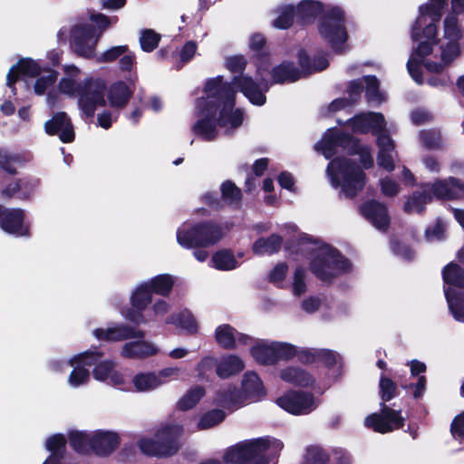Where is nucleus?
I'll return each instance as SVG.
<instances>
[{
    "label": "nucleus",
    "instance_id": "052dcab7",
    "mask_svg": "<svg viewBox=\"0 0 464 464\" xmlns=\"http://www.w3.org/2000/svg\"><path fill=\"white\" fill-rule=\"evenodd\" d=\"M379 387L381 398L384 401H388L395 396L397 386L396 383L390 378L382 376L380 379Z\"/></svg>",
    "mask_w": 464,
    "mask_h": 464
},
{
    "label": "nucleus",
    "instance_id": "a19ab883",
    "mask_svg": "<svg viewBox=\"0 0 464 464\" xmlns=\"http://www.w3.org/2000/svg\"><path fill=\"white\" fill-rule=\"evenodd\" d=\"M212 266L220 271H230L239 266V262L231 250L221 249L213 254Z\"/></svg>",
    "mask_w": 464,
    "mask_h": 464
},
{
    "label": "nucleus",
    "instance_id": "72a5a7b5",
    "mask_svg": "<svg viewBox=\"0 0 464 464\" xmlns=\"http://www.w3.org/2000/svg\"><path fill=\"white\" fill-rule=\"evenodd\" d=\"M253 358L260 364L273 365L276 362L275 341L261 340L250 350Z\"/></svg>",
    "mask_w": 464,
    "mask_h": 464
},
{
    "label": "nucleus",
    "instance_id": "de8ad7c7",
    "mask_svg": "<svg viewBox=\"0 0 464 464\" xmlns=\"http://www.w3.org/2000/svg\"><path fill=\"white\" fill-rule=\"evenodd\" d=\"M363 82L366 84V97L370 103L378 105L385 101L384 95L379 91V82L376 77L365 76Z\"/></svg>",
    "mask_w": 464,
    "mask_h": 464
},
{
    "label": "nucleus",
    "instance_id": "13d9d810",
    "mask_svg": "<svg viewBox=\"0 0 464 464\" xmlns=\"http://www.w3.org/2000/svg\"><path fill=\"white\" fill-rule=\"evenodd\" d=\"M19 156L10 153L8 150L0 148V168L10 174H14L16 169L14 164L19 162Z\"/></svg>",
    "mask_w": 464,
    "mask_h": 464
},
{
    "label": "nucleus",
    "instance_id": "20e7f679",
    "mask_svg": "<svg viewBox=\"0 0 464 464\" xmlns=\"http://www.w3.org/2000/svg\"><path fill=\"white\" fill-rule=\"evenodd\" d=\"M63 72L65 76L59 81V92L70 97L78 96L79 107L84 114L91 117L98 106L105 105V83L102 79L90 78L78 82L80 70L72 64L64 65Z\"/></svg>",
    "mask_w": 464,
    "mask_h": 464
},
{
    "label": "nucleus",
    "instance_id": "dca6fc26",
    "mask_svg": "<svg viewBox=\"0 0 464 464\" xmlns=\"http://www.w3.org/2000/svg\"><path fill=\"white\" fill-rule=\"evenodd\" d=\"M276 403L294 415L308 414L317 407V401L313 393L295 390L285 392L276 399Z\"/></svg>",
    "mask_w": 464,
    "mask_h": 464
},
{
    "label": "nucleus",
    "instance_id": "f03ea898",
    "mask_svg": "<svg viewBox=\"0 0 464 464\" xmlns=\"http://www.w3.org/2000/svg\"><path fill=\"white\" fill-rule=\"evenodd\" d=\"M266 68L258 67L256 80L246 74L235 76L231 83L224 82L222 76L207 81L204 88L205 95L213 100V111L218 125L224 134H231L241 127L244 121V111L235 108L237 90L240 91L251 103L261 106L266 102L265 93L269 89L264 72Z\"/></svg>",
    "mask_w": 464,
    "mask_h": 464
},
{
    "label": "nucleus",
    "instance_id": "680f3d73",
    "mask_svg": "<svg viewBox=\"0 0 464 464\" xmlns=\"http://www.w3.org/2000/svg\"><path fill=\"white\" fill-rule=\"evenodd\" d=\"M217 360L213 356L203 357L196 365L195 371L198 378L204 380L208 377V373L216 368Z\"/></svg>",
    "mask_w": 464,
    "mask_h": 464
},
{
    "label": "nucleus",
    "instance_id": "f704fd0d",
    "mask_svg": "<svg viewBox=\"0 0 464 464\" xmlns=\"http://www.w3.org/2000/svg\"><path fill=\"white\" fill-rule=\"evenodd\" d=\"M165 323L167 324H173L188 334H196L198 332V322L188 310H182L177 314L167 316Z\"/></svg>",
    "mask_w": 464,
    "mask_h": 464
},
{
    "label": "nucleus",
    "instance_id": "5fc2aeb1",
    "mask_svg": "<svg viewBox=\"0 0 464 464\" xmlns=\"http://www.w3.org/2000/svg\"><path fill=\"white\" fill-rule=\"evenodd\" d=\"M224 200L228 204H237L241 199V190L231 181H225L221 185Z\"/></svg>",
    "mask_w": 464,
    "mask_h": 464
},
{
    "label": "nucleus",
    "instance_id": "c756f323",
    "mask_svg": "<svg viewBox=\"0 0 464 464\" xmlns=\"http://www.w3.org/2000/svg\"><path fill=\"white\" fill-rule=\"evenodd\" d=\"M158 346L144 340H138L126 343L122 349L121 355L128 359H141L153 356L159 353Z\"/></svg>",
    "mask_w": 464,
    "mask_h": 464
},
{
    "label": "nucleus",
    "instance_id": "4be33fe9",
    "mask_svg": "<svg viewBox=\"0 0 464 464\" xmlns=\"http://www.w3.org/2000/svg\"><path fill=\"white\" fill-rule=\"evenodd\" d=\"M93 336L100 341L120 342L132 338H144V332L126 324H112L106 328H96Z\"/></svg>",
    "mask_w": 464,
    "mask_h": 464
},
{
    "label": "nucleus",
    "instance_id": "4468645a",
    "mask_svg": "<svg viewBox=\"0 0 464 464\" xmlns=\"http://www.w3.org/2000/svg\"><path fill=\"white\" fill-rule=\"evenodd\" d=\"M213 100L205 95L198 100L197 115L198 119L193 124V133L206 141L217 139L219 132L217 117L213 111Z\"/></svg>",
    "mask_w": 464,
    "mask_h": 464
},
{
    "label": "nucleus",
    "instance_id": "393cba45",
    "mask_svg": "<svg viewBox=\"0 0 464 464\" xmlns=\"http://www.w3.org/2000/svg\"><path fill=\"white\" fill-rule=\"evenodd\" d=\"M45 131L50 135H58L63 142H71L74 131L70 119L65 112H57L44 124Z\"/></svg>",
    "mask_w": 464,
    "mask_h": 464
},
{
    "label": "nucleus",
    "instance_id": "7ed1b4c3",
    "mask_svg": "<svg viewBox=\"0 0 464 464\" xmlns=\"http://www.w3.org/2000/svg\"><path fill=\"white\" fill-rule=\"evenodd\" d=\"M57 76L56 71L41 66L37 61L32 58H24L9 70L7 86L12 89L14 95V84L15 82H21L25 88L29 89V81L36 78L33 84L34 92L38 96L46 94V102L53 108L58 102L59 98L58 93L51 90L57 80Z\"/></svg>",
    "mask_w": 464,
    "mask_h": 464
},
{
    "label": "nucleus",
    "instance_id": "8fccbe9b",
    "mask_svg": "<svg viewBox=\"0 0 464 464\" xmlns=\"http://www.w3.org/2000/svg\"><path fill=\"white\" fill-rule=\"evenodd\" d=\"M278 15L274 20L273 25L278 29H286L293 24L294 18H296L295 7L291 5L282 6L277 11Z\"/></svg>",
    "mask_w": 464,
    "mask_h": 464
},
{
    "label": "nucleus",
    "instance_id": "473e14b6",
    "mask_svg": "<svg viewBox=\"0 0 464 464\" xmlns=\"http://www.w3.org/2000/svg\"><path fill=\"white\" fill-rule=\"evenodd\" d=\"M242 390L246 398L256 401L266 394L265 385L260 377L254 372H246L242 379Z\"/></svg>",
    "mask_w": 464,
    "mask_h": 464
},
{
    "label": "nucleus",
    "instance_id": "6ab92c4d",
    "mask_svg": "<svg viewBox=\"0 0 464 464\" xmlns=\"http://www.w3.org/2000/svg\"><path fill=\"white\" fill-rule=\"evenodd\" d=\"M152 295L153 293L146 282H142L134 289L130 297L133 310L129 309L122 312V315L136 325L149 323L143 311L152 302Z\"/></svg>",
    "mask_w": 464,
    "mask_h": 464
},
{
    "label": "nucleus",
    "instance_id": "c9c22d12",
    "mask_svg": "<svg viewBox=\"0 0 464 464\" xmlns=\"http://www.w3.org/2000/svg\"><path fill=\"white\" fill-rule=\"evenodd\" d=\"M430 201L431 194L425 188H421V191H414L405 198L403 210L409 214H420Z\"/></svg>",
    "mask_w": 464,
    "mask_h": 464
},
{
    "label": "nucleus",
    "instance_id": "4c0bfd02",
    "mask_svg": "<svg viewBox=\"0 0 464 464\" xmlns=\"http://www.w3.org/2000/svg\"><path fill=\"white\" fill-rule=\"evenodd\" d=\"M66 440L62 434H55L47 439L45 448L51 455L43 464H60L63 458Z\"/></svg>",
    "mask_w": 464,
    "mask_h": 464
},
{
    "label": "nucleus",
    "instance_id": "e2e57ef3",
    "mask_svg": "<svg viewBox=\"0 0 464 464\" xmlns=\"http://www.w3.org/2000/svg\"><path fill=\"white\" fill-rule=\"evenodd\" d=\"M169 309L170 304L167 301L158 299L152 304L150 309L151 314H149L147 319H149V322L154 321L157 317L163 316L169 313Z\"/></svg>",
    "mask_w": 464,
    "mask_h": 464
},
{
    "label": "nucleus",
    "instance_id": "bb28decb",
    "mask_svg": "<svg viewBox=\"0 0 464 464\" xmlns=\"http://www.w3.org/2000/svg\"><path fill=\"white\" fill-rule=\"evenodd\" d=\"M215 341L224 349H233L236 343L247 344L250 337L243 334H239L230 324H220L215 329Z\"/></svg>",
    "mask_w": 464,
    "mask_h": 464
},
{
    "label": "nucleus",
    "instance_id": "a18cd8bd",
    "mask_svg": "<svg viewBox=\"0 0 464 464\" xmlns=\"http://www.w3.org/2000/svg\"><path fill=\"white\" fill-rule=\"evenodd\" d=\"M205 395V389L202 386H195L188 390L179 401V408L188 411L194 408Z\"/></svg>",
    "mask_w": 464,
    "mask_h": 464
},
{
    "label": "nucleus",
    "instance_id": "c03bdc74",
    "mask_svg": "<svg viewBox=\"0 0 464 464\" xmlns=\"http://www.w3.org/2000/svg\"><path fill=\"white\" fill-rule=\"evenodd\" d=\"M276 362L288 361L300 354H307L308 350L296 347L289 343L275 342Z\"/></svg>",
    "mask_w": 464,
    "mask_h": 464
},
{
    "label": "nucleus",
    "instance_id": "f3484780",
    "mask_svg": "<svg viewBox=\"0 0 464 464\" xmlns=\"http://www.w3.org/2000/svg\"><path fill=\"white\" fill-rule=\"evenodd\" d=\"M100 34L89 24H76L71 31V44L73 51L84 58L96 57L95 48Z\"/></svg>",
    "mask_w": 464,
    "mask_h": 464
},
{
    "label": "nucleus",
    "instance_id": "f8f14e48",
    "mask_svg": "<svg viewBox=\"0 0 464 464\" xmlns=\"http://www.w3.org/2000/svg\"><path fill=\"white\" fill-rule=\"evenodd\" d=\"M444 294L449 309L457 321H464V272L454 263L442 270Z\"/></svg>",
    "mask_w": 464,
    "mask_h": 464
},
{
    "label": "nucleus",
    "instance_id": "b1692460",
    "mask_svg": "<svg viewBox=\"0 0 464 464\" xmlns=\"http://www.w3.org/2000/svg\"><path fill=\"white\" fill-rule=\"evenodd\" d=\"M360 213L379 230H385L390 224L387 208L379 201L369 200L363 203L360 207Z\"/></svg>",
    "mask_w": 464,
    "mask_h": 464
},
{
    "label": "nucleus",
    "instance_id": "774afa93",
    "mask_svg": "<svg viewBox=\"0 0 464 464\" xmlns=\"http://www.w3.org/2000/svg\"><path fill=\"white\" fill-rule=\"evenodd\" d=\"M226 68L233 72H242L246 66V59L243 55H232L226 59Z\"/></svg>",
    "mask_w": 464,
    "mask_h": 464
},
{
    "label": "nucleus",
    "instance_id": "a878e982",
    "mask_svg": "<svg viewBox=\"0 0 464 464\" xmlns=\"http://www.w3.org/2000/svg\"><path fill=\"white\" fill-rule=\"evenodd\" d=\"M278 375L284 382L301 388H312L315 383L314 377L299 366L284 367L279 371Z\"/></svg>",
    "mask_w": 464,
    "mask_h": 464
},
{
    "label": "nucleus",
    "instance_id": "69168bd1",
    "mask_svg": "<svg viewBox=\"0 0 464 464\" xmlns=\"http://www.w3.org/2000/svg\"><path fill=\"white\" fill-rule=\"evenodd\" d=\"M304 278V270L303 268H296L294 274V282L292 285V291L295 295L299 296L306 291Z\"/></svg>",
    "mask_w": 464,
    "mask_h": 464
},
{
    "label": "nucleus",
    "instance_id": "2eb2a0df",
    "mask_svg": "<svg viewBox=\"0 0 464 464\" xmlns=\"http://www.w3.org/2000/svg\"><path fill=\"white\" fill-rule=\"evenodd\" d=\"M103 353L97 350H88L70 358L72 371L67 378L68 385L72 389L87 385L90 381L88 367L96 362Z\"/></svg>",
    "mask_w": 464,
    "mask_h": 464
},
{
    "label": "nucleus",
    "instance_id": "a211bd4d",
    "mask_svg": "<svg viewBox=\"0 0 464 464\" xmlns=\"http://www.w3.org/2000/svg\"><path fill=\"white\" fill-rule=\"evenodd\" d=\"M0 227L6 233L16 237H30L31 225L25 211L22 208L2 207L0 213Z\"/></svg>",
    "mask_w": 464,
    "mask_h": 464
},
{
    "label": "nucleus",
    "instance_id": "ea45409f",
    "mask_svg": "<svg viewBox=\"0 0 464 464\" xmlns=\"http://www.w3.org/2000/svg\"><path fill=\"white\" fill-rule=\"evenodd\" d=\"M198 237L195 223L185 222L177 230V241L184 248L199 247V243L195 242Z\"/></svg>",
    "mask_w": 464,
    "mask_h": 464
},
{
    "label": "nucleus",
    "instance_id": "39448f33",
    "mask_svg": "<svg viewBox=\"0 0 464 464\" xmlns=\"http://www.w3.org/2000/svg\"><path fill=\"white\" fill-rule=\"evenodd\" d=\"M284 443L271 436L239 441L223 453L227 464H269L283 450Z\"/></svg>",
    "mask_w": 464,
    "mask_h": 464
},
{
    "label": "nucleus",
    "instance_id": "f257e3e1",
    "mask_svg": "<svg viewBox=\"0 0 464 464\" xmlns=\"http://www.w3.org/2000/svg\"><path fill=\"white\" fill-rule=\"evenodd\" d=\"M449 0H429L420 5L419 14L411 27V38L420 41L407 68L411 78L422 84L424 79L420 64L430 72L440 73L461 55V27L455 14H449L443 21V34L437 38V25Z\"/></svg>",
    "mask_w": 464,
    "mask_h": 464
},
{
    "label": "nucleus",
    "instance_id": "09e8293b",
    "mask_svg": "<svg viewBox=\"0 0 464 464\" xmlns=\"http://www.w3.org/2000/svg\"><path fill=\"white\" fill-rule=\"evenodd\" d=\"M161 39V35L152 29H143L140 31V45L142 51L150 53L154 51Z\"/></svg>",
    "mask_w": 464,
    "mask_h": 464
},
{
    "label": "nucleus",
    "instance_id": "423d86ee",
    "mask_svg": "<svg viewBox=\"0 0 464 464\" xmlns=\"http://www.w3.org/2000/svg\"><path fill=\"white\" fill-rule=\"evenodd\" d=\"M348 124L354 133L371 131L377 137V163L386 171H393L397 152L395 151L394 142L388 134L384 116L379 112L361 113L349 120Z\"/></svg>",
    "mask_w": 464,
    "mask_h": 464
},
{
    "label": "nucleus",
    "instance_id": "3c124183",
    "mask_svg": "<svg viewBox=\"0 0 464 464\" xmlns=\"http://www.w3.org/2000/svg\"><path fill=\"white\" fill-rule=\"evenodd\" d=\"M225 417L226 414L222 410H212L210 411H208L200 417L198 422V429H210L222 422Z\"/></svg>",
    "mask_w": 464,
    "mask_h": 464
},
{
    "label": "nucleus",
    "instance_id": "ddd939ff",
    "mask_svg": "<svg viewBox=\"0 0 464 464\" xmlns=\"http://www.w3.org/2000/svg\"><path fill=\"white\" fill-rule=\"evenodd\" d=\"M182 432L181 425H168L158 430L156 440L142 438L139 440L138 445L141 452L148 456H172L179 449L178 440Z\"/></svg>",
    "mask_w": 464,
    "mask_h": 464
},
{
    "label": "nucleus",
    "instance_id": "aec40b11",
    "mask_svg": "<svg viewBox=\"0 0 464 464\" xmlns=\"http://www.w3.org/2000/svg\"><path fill=\"white\" fill-rule=\"evenodd\" d=\"M404 424V418L400 411L382 405L380 413H373L365 419V425L380 433H388L401 429Z\"/></svg>",
    "mask_w": 464,
    "mask_h": 464
},
{
    "label": "nucleus",
    "instance_id": "58836bf2",
    "mask_svg": "<svg viewBox=\"0 0 464 464\" xmlns=\"http://www.w3.org/2000/svg\"><path fill=\"white\" fill-rule=\"evenodd\" d=\"M153 294L167 296L175 284V277L169 274H161L145 281Z\"/></svg>",
    "mask_w": 464,
    "mask_h": 464
},
{
    "label": "nucleus",
    "instance_id": "37998d69",
    "mask_svg": "<svg viewBox=\"0 0 464 464\" xmlns=\"http://www.w3.org/2000/svg\"><path fill=\"white\" fill-rule=\"evenodd\" d=\"M70 445L78 452L85 453L92 450V431L72 430L69 435Z\"/></svg>",
    "mask_w": 464,
    "mask_h": 464
},
{
    "label": "nucleus",
    "instance_id": "9b49d317",
    "mask_svg": "<svg viewBox=\"0 0 464 464\" xmlns=\"http://www.w3.org/2000/svg\"><path fill=\"white\" fill-rule=\"evenodd\" d=\"M321 38L336 51H342L348 40L345 14L340 7H331L317 22Z\"/></svg>",
    "mask_w": 464,
    "mask_h": 464
},
{
    "label": "nucleus",
    "instance_id": "6e6d98bb",
    "mask_svg": "<svg viewBox=\"0 0 464 464\" xmlns=\"http://www.w3.org/2000/svg\"><path fill=\"white\" fill-rule=\"evenodd\" d=\"M20 199H29L36 191L39 185V179L33 177L19 179Z\"/></svg>",
    "mask_w": 464,
    "mask_h": 464
},
{
    "label": "nucleus",
    "instance_id": "5701e85b",
    "mask_svg": "<svg viewBox=\"0 0 464 464\" xmlns=\"http://www.w3.org/2000/svg\"><path fill=\"white\" fill-rule=\"evenodd\" d=\"M137 78L134 72L126 79L127 82L118 81L110 85L107 90V99L112 108H121L128 103L134 92Z\"/></svg>",
    "mask_w": 464,
    "mask_h": 464
},
{
    "label": "nucleus",
    "instance_id": "338daca9",
    "mask_svg": "<svg viewBox=\"0 0 464 464\" xmlns=\"http://www.w3.org/2000/svg\"><path fill=\"white\" fill-rule=\"evenodd\" d=\"M136 64V55L130 49L121 56L119 60V67L121 72H128L131 76L134 72L137 74L136 71H134Z\"/></svg>",
    "mask_w": 464,
    "mask_h": 464
},
{
    "label": "nucleus",
    "instance_id": "6e6552de",
    "mask_svg": "<svg viewBox=\"0 0 464 464\" xmlns=\"http://www.w3.org/2000/svg\"><path fill=\"white\" fill-rule=\"evenodd\" d=\"M331 185L339 190L341 197L354 198L366 184V175L353 161L346 158L331 160L326 168Z\"/></svg>",
    "mask_w": 464,
    "mask_h": 464
},
{
    "label": "nucleus",
    "instance_id": "0eeeda50",
    "mask_svg": "<svg viewBox=\"0 0 464 464\" xmlns=\"http://www.w3.org/2000/svg\"><path fill=\"white\" fill-rule=\"evenodd\" d=\"M302 250L309 253L310 270L322 281H331L352 270L351 262L328 244L308 239Z\"/></svg>",
    "mask_w": 464,
    "mask_h": 464
},
{
    "label": "nucleus",
    "instance_id": "1a4fd4ad",
    "mask_svg": "<svg viewBox=\"0 0 464 464\" xmlns=\"http://www.w3.org/2000/svg\"><path fill=\"white\" fill-rule=\"evenodd\" d=\"M339 148L347 150L352 154L359 155L360 162L363 169H370L373 166V159L370 148L359 144L357 140H354L339 130H327L321 141L314 146V149L321 152L325 159L334 156Z\"/></svg>",
    "mask_w": 464,
    "mask_h": 464
},
{
    "label": "nucleus",
    "instance_id": "4d7b16f0",
    "mask_svg": "<svg viewBox=\"0 0 464 464\" xmlns=\"http://www.w3.org/2000/svg\"><path fill=\"white\" fill-rule=\"evenodd\" d=\"M379 186L382 194L386 198H394L401 192L400 184L388 176L380 179Z\"/></svg>",
    "mask_w": 464,
    "mask_h": 464
},
{
    "label": "nucleus",
    "instance_id": "c85d7f7f",
    "mask_svg": "<svg viewBox=\"0 0 464 464\" xmlns=\"http://www.w3.org/2000/svg\"><path fill=\"white\" fill-rule=\"evenodd\" d=\"M198 237L195 242L199 243V247H206L218 243L225 235L223 227L211 222L195 223Z\"/></svg>",
    "mask_w": 464,
    "mask_h": 464
},
{
    "label": "nucleus",
    "instance_id": "e433bc0d",
    "mask_svg": "<svg viewBox=\"0 0 464 464\" xmlns=\"http://www.w3.org/2000/svg\"><path fill=\"white\" fill-rule=\"evenodd\" d=\"M156 372H140L132 378V385L138 392H150L160 387Z\"/></svg>",
    "mask_w": 464,
    "mask_h": 464
},
{
    "label": "nucleus",
    "instance_id": "bf43d9fd",
    "mask_svg": "<svg viewBox=\"0 0 464 464\" xmlns=\"http://www.w3.org/2000/svg\"><path fill=\"white\" fill-rule=\"evenodd\" d=\"M215 401L218 405L228 409H236L243 404L241 395L235 394L234 391L229 394H217Z\"/></svg>",
    "mask_w": 464,
    "mask_h": 464
},
{
    "label": "nucleus",
    "instance_id": "9d476101",
    "mask_svg": "<svg viewBox=\"0 0 464 464\" xmlns=\"http://www.w3.org/2000/svg\"><path fill=\"white\" fill-rule=\"evenodd\" d=\"M300 68L295 67L292 63L283 62L280 65L273 68L271 72L273 83H284L295 82L305 74L324 70L328 67L329 62L324 55L314 57L312 62L304 51L298 53Z\"/></svg>",
    "mask_w": 464,
    "mask_h": 464
},
{
    "label": "nucleus",
    "instance_id": "79ce46f5",
    "mask_svg": "<svg viewBox=\"0 0 464 464\" xmlns=\"http://www.w3.org/2000/svg\"><path fill=\"white\" fill-rule=\"evenodd\" d=\"M282 246L280 236L273 234L265 238L261 237L253 244V252L258 256L273 255L279 251Z\"/></svg>",
    "mask_w": 464,
    "mask_h": 464
},
{
    "label": "nucleus",
    "instance_id": "864d4df0",
    "mask_svg": "<svg viewBox=\"0 0 464 464\" xmlns=\"http://www.w3.org/2000/svg\"><path fill=\"white\" fill-rule=\"evenodd\" d=\"M129 49L128 45H117L112 46L106 51L102 52L99 55L96 56V60L99 63H111L116 61L117 59H121V56L127 52Z\"/></svg>",
    "mask_w": 464,
    "mask_h": 464
},
{
    "label": "nucleus",
    "instance_id": "cd10ccee",
    "mask_svg": "<svg viewBox=\"0 0 464 464\" xmlns=\"http://www.w3.org/2000/svg\"><path fill=\"white\" fill-rule=\"evenodd\" d=\"M120 439L116 432L110 430L92 431V450L98 455H108L119 445Z\"/></svg>",
    "mask_w": 464,
    "mask_h": 464
},
{
    "label": "nucleus",
    "instance_id": "2f4dec72",
    "mask_svg": "<svg viewBox=\"0 0 464 464\" xmlns=\"http://www.w3.org/2000/svg\"><path fill=\"white\" fill-rule=\"evenodd\" d=\"M295 9L296 19L304 24L313 22L315 17H320L327 12L321 2L314 0H304Z\"/></svg>",
    "mask_w": 464,
    "mask_h": 464
},
{
    "label": "nucleus",
    "instance_id": "0e129e2a",
    "mask_svg": "<svg viewBox=\"0 0 464 464\" xmlns=\"http://www.w3.org/2000/svg\"><path fill=\"white\" fill-rule=\"evenodd\" d=\"M181 370L179 367H165L159 372H156V376L158 377L159 381L160 382V387L164 385L165 383L173 381L178 380L180 375Z\"/></svg>",
    "mask_w": 464,
    "mask_h": 464
},
{
    "label": "nucleus",
    "instance_id": "603ef678",
    "mask_svg": "<svg viewBox=\"0 0 464 464\" xmlns=\"http://www.w3.org/2000/svg\"><path fill=\"white\" fill-rule=\"evenodd\" d=\"M329 456L326 451L319 446H309L304 456L303 464H326Z\"/></svg>",
    "mask_w": 464,
    "mask_h": 464
},
{
    "label": "nucleus",
    "instance_id": "49530a36",
    "mask_svg": "<svg viewBox=\"0 0 464 464\" xmlns=\"http://www.w3.org/2000/svg\"><path fill=\"white\" fill-rule=\"evenodd\" d=\"M102 356L94 362L92 374L94 380L102 382H108L112 370L115 367V362L112 360H102Z\"/></svg>",
    "mask_w": 464,
    "mask_h": 464
},
{
    "label": "nucleus",
    "instance_id": "7c9ffc66",
    "mask_svg": "<svg viewBox=\"0 0 464 464\" xmlns=\"http://www.w3.org/2000/svg\"><path fill=\"white\" fill-rule=\"evenodd\" d=\"M245 368L244 361L236 354H225L216 362V374L220 379H227L241 372Z\"/></svg>",
    "mask_w": 464,
    "mask_h": 464
},
{
    "label": "nucleus",
    "instance_id": "412c9836",
    "mask_svg": "<svg viewBox=\"0 0 464 464\" xmlns=\"http://www.w3.org/2000/svg\"><path fill=\"white\" fill-rule=\"evenodd\" d=\"M421 188H425L431 194V198L451 199L464 196V184L452 177L422 184Z\"/></svg>",
    "mask_w": 464,
    "mask_h": 464
}]
</instances>
